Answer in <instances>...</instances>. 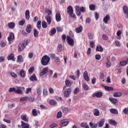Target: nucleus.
I'll use <instances>...</instances> for the list:
<instances>
[{"mask_svg":"<svg viewBox=\"0 0 128 128\" xmlns=\"http://www.w3.org/2000/svg\"><path fill=\"white\" fill-rule=\"evenodd\" d=\"M66 40L68 44L70 46H74V34L72 32H69V36H66Z\"/></svg>","mask_w":128,"mask_h":128,"instance_id":"obj_1","label":"nucleus"},{"mask_svg":"<svg viewBox=\"0 0 128 128\" xmlns=\"http://www.w3.org/2000/svg\"><path fill=\"white\" fill-rule=\"evenodd\" d=\"M75 10L76 14L78 16L82 14V12H86V7L84 6H82L80 8V6H76Z\"/></svg>","mask_w":128,"mask_h":128,"instance_id":"obj_2","label":"nucleus"},{"mask_svg":"<svg viewBox=\"0 0 128 128\" xmlns=\"http://www.w3.org/2000/svg\"><path fill=\"white\" fill-rule=\"evenodd\" d=\"M50 60V57L46 55H45L41 60V64L42 66H48Z\"/></svg>","mask_w":128,"mask_h":128,"instance_id":"obj_3","label":"nucleus"},{"mask_svg":"<svg viewBox=\"0 0 128 128\" xmlns=\"http://www.w3.org/2000/svg\"><path fill=\"white\" fill-rule=\"evenodd\" d=\"M67 12L70 18H76V14H74V8H72V6H70L68 7Z\"/></svg>","mask_w":128,"mask_h":128,"instance_id":"obj_4","label":"nucleus"},{"mask_svg":"<svg viewBox=\"0 0 128 128\" xmlns=\"http://www.w3.org/2000/svg\"><path fill=\"white\" fill-rule=\"evenodd\" d=\"M8 44H11L12 42L14 40V32H10L9 36L8 38Z\"/></svg>","mask_w":128,"mask_h":128,"instance_id":"obj_5","label":"nucleus"},{"mask_svg":"<svg viewBox=\"0 0 128 128\" xmlns=\"http://www.w3.org/2000/svg\"><path fill=\"white\" fill-rule=\"evenodd\" d=\"M71 92H72V88H69L64 91V96H66V98H68Z\"/></svg>","mask_w":128,"mask_h":128,"instance_id":"obj_6","label":"nucleus"},{"mask_svg":"<svg viewBox=\"0 0 128 128\" xmlns=\"http://www.w3.org/2000/svg\"><path fill=\"white\" fill-rule=\"evenodd\" d=\"M92 98H102V92H95L92 94Z\"/></svg>","mask_w":128,"mask_h":128,"instance_id":"obj_7","label":"nucleus"},{"mask_svg":"<svg viewBox=\"0 0 128 128\" xmlns=\"http://www.w3.org/2000/svg\"><path fill=\"white\" fill-rule=\"evenodd\" d=\"M48 68L46 67L42 69V72H40V76H44V74H48Z\"/></svg>","mask_w":128,"mask_h":128,"instance_id":"obj_8","label":"nucleus"},{"mask_svg":"<svg viewBox=\"0 0 128 128\" xmlns=\"http://www.w3.org/2000/svg\"><path fill=\"white\" fill-rule=\"evenodd\" d=\"M68 124V121L66 120H62L60 122V126H66Z\"/></svg>","mask_w":128,"mask_h":128,"instance_id":"obj_9","label":"nucleus"},{"mask_svg":"<svg viewBox=\"0 0 128 128\" xmlns=\"http://www.w3.org/2000/svg\"><path fill=\"white\" fill-rule=\"evenodd\" d=\"M110 20V14H106V16L103 19V22L104 24H108V22Z\"/></svg>","mask_w":128,"mask_h":128,"instance_id":"obj_10","label":"nucleus"},{"mask_svg":"<svg viewBox=\"0 0 128 128\" xmlns=\"http://www.w3.org/2000/svg\"><path fill=\"white\" fill-rule=\"evenodd\" d=\"M7 60H12L13 62H16V60L14 59V54H10L7 56Z\"/></svg>","mask_w":128,"mask_h":128,"instance_id":"obj_11","label":"nucleus"},{"mask_svg":"<svg viewBox=\"0 0 128 128\" xmlns=\"http://www.w3.org/2000/svg\"><path fill=\"white\" fill-rule=\"evenodd\" d=\"M26 30L28 34H30L32 32V26L29 24L27 25Z\"/></svg>","mask_w":128,"mask_h":128,"instance_id":"obj_12","label":"nucleus"},{"mask_svg":"<svg viewBox=\"0 0 128 128\" xmlns=\"http://www.w3.org/2000/svg\"><path fill=\"white\" fill-rule=\"evenodd\" d=\"M84 30V27L82 26H80L79 27L76 28L75 32L76 34H80Z\"/></svg>","mask_w":128,"mask_h":128,"instance_id":"obj_13","label":"nucleus"},{"mask_svg":"<svg viewBox=\"0 0 128 128\" xmlns=\"http://www.w3.org/2000/svg\"><path fill=\"white\" fill-rule=\"evenodd\" d=\"M84 80H86V82L90 81V78H88V71H85L84 73Z\"/></svg>","mask_w":128,"mask_h":128,"instance_id":"obj_14","label":"nucleus"},{"mask_svg":"<svg viewBox=\"0 0 128 128\" xmlns=\"http://www.w3.org/2000/svg\"><path fill=\"white\" fill-rule=\"evenodd\" d=\"M104 122H106L104 119H101L98 122V128H102L104 124Z\"/></svg>","mask_w":128,"mask_h":128,"instance_id":"obj_15","label":"nucleus"},{"mask_svg":"<svg viewBox=\"0 0 128 128\" xmlns=\"http://www.w3.org/2000/svg\"><path fill=\"white\" fill-rule=\"evenodd\" d=\"M56 22H60L62 20V18L60 16V12L56 13Z\"/></svg>","mask_w":128,"mask_h":128,"instance_id":"obj_16","label":"nucleus"},{"mask_svg":"<svg viewBox=\"0 0 128 128\" xmlns=\"http://www.w3.org/2000/svg\"><path fill=\"white\" fill-rule=\"evenodd\" d=\"M21 126H22V128H30V124H26L23 121L21 122Z\"/></svg>","mask_w":128,"mask_h":128,"instance_id":"obj_17","label":"nucleus"},{"mask_svg":"<svg viewBox=\"0 0 128 128\" xmlns=\"http://www.w3.org/2000/svg\"><path fill=\"white\" fill-rule=\"evenodd\" d=\"M8 26L9 28L12 30L13 28H14L16 24L14 22H9L8 23Z\"/></svg>","mask_w":128,"mask_h":128,"instance_id":"obj_18","label":"nucleus"},{"mask_svg":"<svg viewBox=\"0 0 128 128\" xmlns=\"http://www.w3.org/2000/svg\"><path fill=\"white\" fill-rule=\"evenodd\" d=\"M96 52H104V48L100 45H97L96 47Z\"/></svg>","mask_w":128,"mask_h":128,"instance_id":"obj_19","label":"nucleus"},{"mask_svg":"<svg viewBox=\"0 0 128 128\" xmlns=\"http://www.w3.org/2000/svg\"><path fill=\"white\" fill-rule=\"evenodd\" d=\"M128 58L126 60L120 62L119 66H126V64H128Z\"/></svg>","mask_w":128,"mask_h":128,"instance_id":"obj_20","label":"nucleus"},{"mask_svg":"<svg viewBox=\"0 0 128 128\" xmlns=\"http://www.w3.org/2000/svg\"><path fill=\"white\" fill-rule=\"evenodd\" d=\"M24 48H26V46H24V44H22V43L20 44L18 46V50L19 52H22L24 50Z\"/></svg>","mask_w":128,"mask_h":128,"instance_id":"obj_21","label":"nucleus"},{"mask_svg":"<svg viewBox=\"0 0 128 128\" xmlns=\"http://www.w3.org/2000/svg\"><path fill=\"white\" fill-rule=\"evenodd\" d=\"M108 122L109 124H112V126H116V124H118V122H116V120L112 119L110 120Z\"/></svg>","mask_w":128,"mask_h":128,"instance_id":"obj_22","label":"nucleus"},{"mask_svg":"<svg viewBox=\"0 0 128 128\" xmlns=\"http://www.w3.org/2000/svg\"><path fill=\"white\" fill-rule=\"evenodd\" d=\"M46 18L48 24H52V18H50V16H46Z\"/></svg>","mask_w":128,"mask_h":128,"instance_id":"obj_23","label":"nucleus"},{"mask_svg":"<svg viewBox=\"0 0 128 128\" xmlns=\"http://www.w3.org/2000/svg\"><path fill=\"white\" fill-rule=\"evenodd\" d=\"M122 94L120 92H116L114 93L113 96H114V98H120V96H122Z\"/></svg>","mask_w":128,"mask_h":128,"instance_id":"obj_24","label":"nucleus"},{"mask_svg":"<svg viewBox=\"0 0 128 128\" xmlns=\"http://www.w3.org/2000/svg\"><path fill=\"white\" fill-rule=\"evenodd\" d=\"M123 11L125 14L128 15V8L126 6H123Z\"/></svg>","mask_w":128,"mask_h":128,"instance_id":"obj_25","label":"nucleus"},{"mask_svg":"<svg viewBox=\"0 0 128 128\" xmlns=\"http://www.w3.org/2000/svg\"><path fill=\"white\" fill-rule=\"evenodd\" d=\"M26 19L27 20H30V10H26L25 12Z\"/></svg>","mask_w":128,"mask_h":128,"instance_id":"obj_26","label":"nucleus"},{"mask_svg":"<svg viewBox=\"0 0 128 128\" xmlns=\"http://www.w3.org/2000/svg\"><path fill=\"white\" fill-rule=\"evenodd\" d=\"M63 46L62 44H60L59 45H58V52H62L64 48H63Z\"/></svg>","mask_w":128,"mask_h":128,"instance_id":"obj_27","label":"nucleus"},{"mask_svg":"<svg viewBox=\"0 0 128 128\" xmlns=\"http://www.w3.org/2000/svg\"><path fill=\"white\" fill-rule=\"evenodd\" d=\"M38 34H39L38 31L36 29L34 28V38H38Z\"/></svg>","mask_w":128,"mask_h":128,"instance_id":"obj_28","label":"nucleus"},{"mask_svg":"<svg viewBox=\"0 0 128 128\" xmlns=\"http://www.w3.org/2000/svg\"><path fill=\"white\" fill-rule=\"evenodd\" d=\"M56 30L55 28H52L50 30V32H49L50 36H54V34H56Z\"/></svg>","mask_w":128,"mask_h":128,"instance_id":"obj_29","label":"nucleus"},{"mask_svg":"<svg viewBox=\"0 0 128 128\" xmlns=\"http://www.w3.org/2000/svg\"><path fill=\"white\" fill-rule=\"evenodd\" d=\"M30 80L31 82L38 80V78H36V74H34L30 78Z\"/></svg>","mask_w":128,"mask_h":128,"instance_id":"obj_30","label":"nucleus"},{"mask_svg":"<svg viewBox=\"0 0 128 128\" xmlns=\"http://www.w3.org/2000/svg\"><path fill=\"white\" fill-rule=\"evenodd\" d=\"M89 124L90 126V128H98V124H94V123H92V122H90L89 123Z\"/></svg>","mask_w":128,"mask_h":128,"instance_id":"obj_31","label":"nucleus"},{"mask_svg":"<svg viewBox=\"0 0 128 128\" xmlns=\"http://www.w3.org/2000/svg\"><path fill=\"white\" fill-rule=\"evenodd\" d=\"M89 8L90 10H92V12H94L96 10V5L94 4H90L89 6Z\"/></svg>","mask_w":128,"mask_h":128,"instance_id":"obj_32","label":"nucleus"},{"mask_svg":"<svg viewBox=\"0 0 128 128\" xmlns=\"http://www.w3.org/2000/svg\"><path fill=\"white\" fill-rule=\"evenodd\" d=\"M17 62H24V59L22 58V55H19L18 56Z\"/></svg>","mask_w":128,"mask_h":128,"instance_id":"obj_33","label":"nucleus"},{"mask_svg":"<svg viewBox=\"0 0 128 128\" xmlns=\"http://www.w3.org/2000/svg\"><path fill=\"white\" fill-rule=\"evenodd\" d=\"M72 82L68 80H66L65 81V84H66V86H72Z\"/></svg>","mask_w":128,"mask_h":128,"instance_id":"obj_34","label":"nucleus"},{"mask_svg":"<svg viewBox=\"0 0 128 128\" xmlns=\"http://www.w3.org/2000/svg\"><path fill=\"white\" fill-rule=\"evenodd\" d=\"M32 114L33 116H37L38 111L36 110V109L34 108L32 110Z\"/></svg>","mask_w":128,"mask_h":128,"instance_id":"obj_35","label":"nucleus"},{"mask_svg":"<svg viewBox=\"0 0 128 128\" xmlns=\"http://www.w3.org/2000/svg\"><path fill=\"white\" fill-rule=\"evenodd\" d=\"M20 76L22 77V78H24V76H26V71L24 70H22L20 71Z\"/></svg>","mask_w":128,"mask_h":128,"instance_id":"obj_36","label":"nucleus"},{"mask_svg":"<svg viewBox=\"0 0 128 128\" xmlns=\"http://www.w3.org/2000/svg\"><path fill=\"white\" fill-rule=\"evenodd\" d=\"M80 126H81V128H86V127L89 126L88 124V123H86V122H83L80 124Z\"/></svg>","mask_w":128,"mask_h":128,"instance_id":"obj_37","label":"nucleus"},{"mask_svg":"<svg viewBox=\"0 0 128 128\" xmlns=\"http://www.w3.org/2000/svg\"><path fill=\"white\" fill-rule=\"evenodd\" d=\"M104 88L106 90H114V87L112 86H104Z\"/></svg>","mask_w":128,"mask_h":128,"instance_id":"obj_38","label":"nucleus"},{"mask_svg":"<svg viewBox=\"0 0 128 128\" xmlns=\"http://www.w3.org/2000/svg\"><path fill=\"white\" fill-rule=\"evenodd\" d=\"M42 28H48V24L44 20L42 22Z\"/></svg>","mask_w":128,"mask_h":128,"instance_id":"obj_39","label":"nucleus"},{"mask_svg":"<svg viewBox=\"0 0 128 128\" xmlns=\"http://www.w3.org/2000/svg\"><path fill=\"white\" fill-rule=\"evenodd\" d=\"M50 104L51 106H56V104H58L54 100H50Z\"/></svg>","mask_w":128,"mask_h":128,"instance_id":"obj_40","label":"nucleus"},{"mask_svg":"<svg viewBox=\"0 0 128 128\" xmlns=\"http://www.w3.org/2000/svg\"><path fill=\"white\" fill-rule=\"evenodd\" d=\"M109 100L112 104H116V102H118V100L114 98H110Z\"/></svg>","mask_w":128,"mask_h":128,"instance_id":"obj_41","label":"nucleus"},{"mask_svg":"<svg viewBox=\"0 0 128 128\" xmlns=\"http://www.w3.org/2000/svg\"><path fill=\"white\" fill-rule=\"evenodd\" d=\"M20 102H24L26 100H28V97L24 96L20 98Z\"/></svg>","mask_w":128,"mask_h":128,"instance_id":"obj_42","label":"nucleus"},{"mask_svg":"<svg viewBox=\"0 0 128 128\" xmlns=\"http://www.w3.org/2000/svg\"><path fill=\"white\" fill-rule=\"evenodd\" d=\"M110 112H112V114H118V112L116 109H111Z\"/></svg>","mask_w":128,"mask_h":128,"instance_id":"obj_43","label":"nucleus"},{"mask_svg":"<svg viewBox=\"0 0 128 128\" xmlns=\"http://www.w3.org/2000/svg\"><path fill=\"white\" fill-rule=\"evenodd\" d=\"M37 28H38V30H40V28H42V21L39 20L37 22Z\"/></svg>","mask_w":128,"mask_h":128,"instance_id":"obj_44","label":"nucleus"},{"mask_svg":"<svg viewBox=\"0 0 128 128\" xmlns=\"http://www.w3.org/2000/svg\"><path fill=\"white\" fill-rule=\"evenodd\" d=\"M94 116H100V111L98 110L95 109Z\"/></svg>","mask_w":128,"mask_h":128,"instance_id":"obj_45","label":"nucleus"},{"mask_svg":"<svg viewBox=\"0 0 128 128\" xmlns=\"http://www.w3.org/2000/svg\"><path fill=\"white\" fill-rule=\"evenodd\" d=\"M62 112H58L56 114V118H62Z\"/></svg>","mask_w":128,"mask_h":128,"instance_id":"obj_46","label":"nucleus"},{"mask_svg":"<svg viewBox=\"0 0 128 128\" xmlns=\"http://www.w3.org/2000/svg\"><path fill=\"white\" fill-rule=\"evenodd\" d=\"M26 22V20L22 19L19 22L20 26H24Z\"/></svg>","mask_w":128,"mask_h":128,"instance_id":"obj_47","label":"nucleus"},{"mask_svg":"<svg viewBox=\"0 0 128 128\" xmlns=\"http://www.w3.org/2000/svg\"><path fill=\"white\" fill-rule=\"evenodd\" d=\"M79 92H80V89L78 88H76L74 90V94H78Z\"/></svg>","mask_w":128,"mask_h":128,"instance_id":"obj_48","label":"nucleus"},{"mask_svg":"<svg viewBox=\"0 0 128 128\" xmlns=\"http://www.w3.org/2000/svg\"><path fill=\"white\" fill-rule=\"evenodd\" d=\"M30 42V40H28L24 42V43H22V44H24L25 48Z\"/></svg>","mask_w":128,"mask_h":128,"instance_id":"obj_49","label":"nucleus"},{"mask_svg":"<svg viewBox=\"0 0 128 128\" xmlns=\"http://www.w3.org/2000/svg\"><path fill=\"white\" fill-rule=\"evenodd\" d=\"M56 30L58 32H62L64 30V28L62 27H57Z\"/></svg>","mask_w":128,"mask_h":128,"instance_id":"obj_50","label":"nucleus"},{"mask_svg":"<svg viewBox=\"0 0 128 128\" xmlns=\"http://www.w3.org/2000/svg\"><path fill=\"white\" fill-rule=\"evenodd\" d=\"M21 118L24 120V122H28V118H26V115H22L21 116Z\"/></svg>","mask_w":128,"mask_h":128,"instance_id":"obj_51","label":"nucleus"},{"mask_svg":"<svg viewBox=\"0 0 128 128\" xmlns=\"http://www.w3.org/2000/svg\"><path fill=\"white\" fill-rule=\"evenodd\" d=\"M34 67H31L28 70L29 74H32L34 72Z\"/></svg>","mask_w":128,"mask_h":128,"instance_id":"obj_52","label":"nucleus"},{"mask_svg":"<svg viewBox=\"0 0 128 128\" xmlns=\"http://www.w3.org/2000/svg\"><path fill=\"white\" fill-rule=\"evenodd\" d=\"M15 92L16 94H22V90L20 89H16Z\"/></svg>","mask_w":128,"mask_h":128,"instance_id":"obj_53","label":"nucleus"},{"mask_svg":"<svg viewBox=\"0 0 128 128\" xmlns=\"http://www.w3.org/2000/svg\"><path fill=\"white\" fill-rule=\"evenodd\" d=\"M83 88L84 90H88V86L86 84H84Z\"/></svg>","mask_w":128,"mask_h":128,"instance_id":"obj_54","label":"nucleus"},{"mask_svg":"<svg viewBox=\"0 0 128 128\" xmlns=\"http://www.w3.org/2000/svg\"><path fill=\"white\" fill-rule=\"evenodd\" d=\"M16 88H10L9 90H8V92H16Z\"/></svg>","mask_w":128,"mask_h":128,"instance_id":"obj_55","label":"nucleus"},{"mask_svg":"<svg viewBox=\"0 0 128 128\" xmlns=\"http://www.w3.org/2000/svg\"><path fill=\"white\" fill-rule=\"evenodd\" d=\"M88 38L89 40H92L94 38V35L92 33L88 34Z\"/></svg>","mask_w":128,"mask_h":128,"instance_id":"obj_56","label":"nucleus"},{"mask_svg":"<svg viewBox=\"0 0 128 128\" xmlns=\"http://www.w3.org/2000/svg\"><path fill=\"white\" fill-rule=\"evenodd\" d=\"M0 45L2 48H4V46H6V44L5 42H4V41H1L0 42Z\"/></svg>","mask_w":128,"mask_h":128,"instance_id":"obj_57","label":"nucleus"},{"mask_svg":"<svg viewBox=\"0 0 128 128\" xmlns=\"http://www.w3.org/2000/svg\"><path fill=\"white\" fill-rule=\"evenodd\" d=\"M37 92L38 94L40 95L42 94V88H37Z\"/></svg>","mask_w":128,"mask_h":128,"instance_id":"obj_58","label":"nucleus"},{"mask_svg":"<svg viewBox=\"0 0 128 128\" xmlns=\"http://www.w3.org/2000/svg\"><path fill=\"white\" fill-rule=\"evenodd\" d=\"M58 126V124L55 123H52L50 126V128H56Z\"/></svg>","mask_w":128,"mask_h":128,"instance_id":"obj_59","label":"nucleus"},{"mask_svg":"<svg viewBox=\"0 0 128 128\" xmlns=\"http://www.w3.org/2000/svg\"><path fill=\"white\" fill-rule=\"evenodd\" d=\"M62 40L64 42H66V34H64L62 36Z\"/></svg>","mask_w":128,"mask_h":128,"instance_id":"obj_60","label":"nucleus"},{"mask_svg":"<svg viewBox=\"0 0 128 128\" xmlns=\"http://www.w3.org/2000/svg\"><path fill=\"white\" fill-rule=\"evenodd\" d=\"M102 38L104 40H107L108 37V36L106 34H104L102 36Z\"/></svg>","mask_w":128,"mask_h":128,"instance_id":"obj_61","label":"nucleus"},{"mask_svg":"<svg viewBox=\"0 0 128 128\" xmlns=\"http://www.w3.org/2000/svg\"><path fill=\"white\" fill-rule=\"evenodd\" d=\"M123 112L125 114H128V108H125L123 110Z\"/></svg>","mask_w":128,"mask_h":128,"instance_id":"obj_62","label":"nucleus"},{"mask_svg":"<svg viewBox=\"0 0 128 128\" xmlns=\"http://www.w3.org/2000/svg\"><path fill=\"white\" fill-rule=\"evenodd\" d=\"M110 66H112V64H110V61H108L106 64V68H110Z\"/></svg>","mask_w":128,"mask_h":128,"instance_id":"obj_63","label":"nucleus"},{"mask_svg":"<svg viewBox=\"0 0 128 128\" xmlns=\"http://www.w3.org/2000/svg\"><path fill=\"white\" fill-rule=\"evenodd\" d=\"M95 58L97 60H100V55L98 54V55L95 56Z\"/></svg>","mask_w":128,"mask_h":128,"instance_id":"obj_64","label":"nucleus"}]
</instances>
